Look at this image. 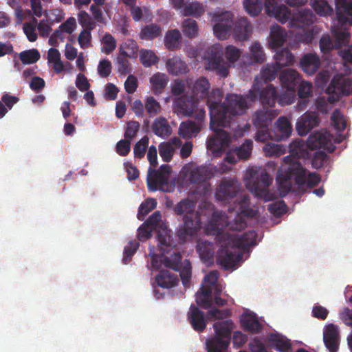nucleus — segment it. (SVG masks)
<instances>
[{
    "instance_id": "nucleus-1",
    "label": "nucleus",
    "mask_w": 352,
    "mask_h": 352,
    "mask_svg": "<svg viewBox=\"0 0 352 352\" xmlns=\"http://www.w3.org/2000/svg\"><path fill=\"white\" fill-rule=\"evenodd\" d=\"M250 199L243 195L239 201L240 213L234 217L222 212H214L209 221L206 230L219 238L221 248L217 252V263L224 270L232 269L243 258L240 250H247L256 244L257 234L254 230H249L241 236L224 232V230L240 231L243 230L247 222L245 217H254L256 211L248 207Z\"/></svg>"
},
{
    "instance_id": "nucleus-2",
    "label": "nucleus",
    "mask_w": 352,
    "mask_h": 352,
    "mask_svg": "<svg viewBox=\"0 0 352 352\" xmlns=\"http://www.w3.org/2000/svg\"><path fill=\"white\" fill-rule=\"evenodd\" d=\"M212 21L214 35L220 40H225L233 32L234 38L239 41H245L252 33V25L246 17L234 21V14L229 11L214 14Z\"/></svg>"
},
{
    "instance_id": "nucleus-3",
    "label": "nucleus",
    "mask_w": 352,
    "mask_h": 352,
    "mask_svg": "<svg viewBox=\"0 0 352 352\" xmlns=\"http://www.w3.org/2000/svg\"><path fill=\"white\" fill-rule=\"evenodd\" d=\"M177 215H184L183 224L177 231V236L181 242L191 239L197 234L201 228L199 213L195 211V203L189 199H184L174 207Z\"/></svg>"
},
{
    "instance_id": "nucleus-4",
    "label": "nucleus",
    "mask_w": 352,
    "mask_h": 352,
    "mask_svg": "<svg viewBox=\"0 0 352 352\" xmlns=\"http://www.w3.org/2000/svg\"><path fill=\"white\" fill-rule=\"evenodd\" d=\"M289 155L283 157V164L278 170L277 177H289L294 174L298 184L304 182L305 170L299 160L307 155L305 145L302 140H296L289 145Z\"/></svg>"
},
{
    "instance_id": "nucleus-5",
    "label": "nucleus",
    "mask_w": 352,
    "mask_h": 352,
    "mask_svg": "<svg viewBox=\"0 0 352 352\" xmlns=\"http://www.w3.org/2000/svg\"><path fill=\"white\" fill-rule=\"evenodd\" d=\"M223 52L217 46H212L208 53V68L215 71L221 77H227L229 68L234 64L242 54V51L233 45H228L224 50V56L228 62L222 57Z\"/></svg>"
},
{
    "instance_id": "nucleus-6",
    "label": "nucleus",
    "mask_w": 352,
    "mask_h": 352,
    "mask_svg": "<svg viewBox=\"0 0 352 352\" xmlns=\"http://www.w3.org/2000/svg\"><path fill=\"white\" fill-rule=\"evenodd\" d=\"M225 112L219 113L221 120L215 122V129H212L217 134H222L225 139L229 138V135L221 128L230 126L233 118L236 116H241L245 113L249 108V104L246 99L242 95L228 94L225 100Z\"/></svg>"
},
{
    "instance_id": "nucleus-7",
    "label": "nucleus",
    "mask_w": 352,
    "mask_h": 352,
    "mask_svg": "<svg viewBox=\"0 0 352 352\" xmlns=\"http://www.w3.org/2000/svg\"><path fill=\"white\" fill-rule=\"evenodd\" d=\"M246 186L249 190L258 197L265 201L273 199L268 187L270 186L272 178L265 168L261 167H252L245 174Z\"/></svg>"
},
{
    "instance_id": "nucleus-8",
    "label": "nucleus",
    "mask_w": 352,
    "mask_h": 352,
    "mask_svg": "<svg viewBox=\"0 0 352 352\" xmlns=\"http://www.w3.org/2000/svg\"><path fill=\"white\" fill-rule=\"evenodd\" d=\"M215 336L206 341L208 352H226L231 340L234 323L231 320L216 322L214 325Z\"/></svg>"
},
{
    "instance_id": "nucleus-9",
    "label": "nucleus",
    "mask_w": 352,
    "mask_h": 352,
    "mask_svg": "<svg viewBox=\"0 0 352 352\" xmlns=\"http://www.w3.org/2000/svg\"><path fill=\"white\" fill-rule=\"evenodd\" d=\"M305 170L304 173V182L302 184H298L294 174L291 173L289 177H276V180L278 183V190L281 197L286 196L292 188L293 182L298 186L299 188H302L305 186L309 188H311L317 186L321 181V177L319 174L316 173H309L303 167Z\"/></svg>"
},
{
    "instance_id": "nucleus-10",
    "label": "nucleus",
    "mask_w": 352,
    "mask_h": 352,
    "mask_svg": "<svg viewBox=\"0 0 352 352\" xmlns=\"http://www.w3.org/2000/svg\"><path fill=\"white\" fill-rule=\"evenodd\" d=\"M223 94L220 89H212L210 93L208 92L206 103L210 110L211 129H215V122L221 120L219 116L221 112H225V103L221 102Z\"/></svg>"
},
{
    "instance_id": "nucleus-11",
    "label": "nucleus",
    "mask_w": 352,
    "mask_h": 352,
    "mask_svg": "<svg viewBox=\"0 0 352 352\" xmlns=\"http://www.w3.org/2000/svg\"><path fill=\"white\" fill-rule=\"evenodd\" d=\"M307 147L311 150L323 148L329 153L334 151L336 146L331 142V135L329 132L314 131L308 138Z\"/></svg>"
},
{
    "instance_id": "nucleus-12",
    "label": "nucleus",
    "mask_w": 352,
    "mask_h": 352,
    "mask_svg": "<svg viewBox=\"0 0 352 352\" xmlns=\"http://www.w3.org/2000/svg\"><path fill=\"white\" fill-rule=\"evenodd\" d=\"M240 190V184L235 179H223L219 185L216 197L222 201H229L234 198Z\"/></svg>"
},
{
    "instance_id": "nucleus-13",
    "label": "nucleus",
    "mask_w": 352,
    "mask_h": 352,
    "mask_svg": "<svg viewBox=\"0 0 352 352\" xmlns=\"http://www.w3.org/2000/svg\"><path fill=\"white\" fill-rule=\"evenodd\" d=\"M282 0H265V7L268 15L274 16L282 23L292 20L293 14L285 5H280Z\"/></svg>"
},
{
    "instance_id": "nucleus-14",
    "label": "nucleus",
    "mask_w": 352,
    "mask_h": 352,
    "mask_svg": "<svg viewBox=\"0 0 352 352\" xmlns=\"http://www.w3.org/2000/svg\"><path fill=\"white\" fill-rule=\"evenodd\" d=\"M323 342L329 352H338L340 344V335L337 325L331 323L324 326Z\"/></svg>"
},
{
    "instance_id": "nucleus-15",
    "label": "nucleus",
    "mask_w": 352,
    "mask_h": 352,
    "mask_svg": "<svg viewBox=\"0 0 352 352\" xmlns=\"http://www.w3.org/2000/svg\"><path fill=\"white\" fill-rule=\"evenodd\" d=\"M326 93L328 94H340L349 96L352 94V80L336 76L332 78L329 85L327 87Z\"/></svg>"
},
{
    "instance_id": "nucleus-16",
    "label": "nucleus",
    "mask_w": 352,
    "mask_h": 352,
    "mask_svg": "<svg viewBox=\"0 0 352 352\" xmlns=\"http://www.w3.org/2000/svg\"><path fill=\"white\" fill-rule=\"evenodd\" d=\"M197 107L195 96H182L174 102V110L178 115L191 116Z\"/></svg>"
},
{
    "instance_id": "nucleus-17",
    "label": "nucleus",
    "mask_w": 352,
    "mask_h": 352,
    "mask_svg": "<svg viewBox=\"0 0 352 352\" xmlns=\"http://www.w3.org/2000/svg\"><path fill=\"white\" fill-rule=\"evenodd\" d=\"M187 318L195 331L203 332L206 328L207 320L205 314L195 305H190L187 314Z\"/></svg>"
},
{
    "instance_id": "nucleus-18",
    "label": "nucleus",
    "mask_w": 352,
    "mask_h": 352,
    "mask_svg": "<svg viewBox=\"0 0 352 352\" xmlns=\"http://www.w3.org/2000/svg\"><path fill=\"white\" fill-rule=\"evenodd\" d=\"M320 121L316 113H305L296 122V131L300 135H306L311 129L318 126Z\"/></svg>"
},
{
    "instance_id": "nucleus-19",
    "label": "nucleus",
    "mask_w": 352,
    "mask_h": 352,
    "mask_svg": "<svg viewBox=\"0 0 352 352\" xmlns=\"http://www.w3.org/2000/svg\"><path fill=\"white\" fill-rule=\"evenodd\" d=\"M292 132V126L289 120L285 116L279 117L274 123L272 133L274 140L282 141L290 137Z\"/></svg>"
},
{
    "instance_id": "nucleus-20",
    "label": "nucleus",
    "mask_w": 352,
    "mask_h": 352,
    "mask_svg": "<svg viewBox=\"0 0 352 352\" xmlns=\"http://www.w3.org/2000/svg\"><path fill=\"white\" fill-rule=\"evenodd\" d=\"M315 14L309 9H302L293 14L290 25L298 28H304L312 25Z\"/></svg>"
},
{
    "instance_id": "nucleus-21",
    "label": "nucleus",
    "mask_w": 352,
    "mask_h": 352,
    "mask_svg": "<svg viewBox=\"0 0 352 352\" xmlns=\"http://www.w3.org/2000/svg\"><path fill=\"white\" fill-rule=\"evenodd\" d=\"M168 177L166 174L157 172L154 168L149 167L147 175V185L149 190L156 191L163 190L162 187L168 184Z\"/></svg>"
},
{
    "instance_id": "nucleus-22",
    "label": "nucleus",
    "mask_w": 352,
    "mask_h": 352,
    "mask_svg": "<svg viewBox=\"0 0 352 352\" xmlns=\"http://www.w3.org/2000/svg\"><path fill=\"white\" fill-rule=\"evenodd\" d=\"M278 112L275 109H269L263 107L262 109L255 112L253 117V124L256 127L269 126L271 122L278 116Z\"/></svg>"
},
{
    "instance_id": "nucleus-23",
    "label": "nucleus",
    "mask_w": 352,
    "mask_h": 352,
    "mask_svg": "<svg viewBox=\"0 0 352 352\" xmlns=\"http://www.w3.org/2000/svg\"><path fill=\"white\" fill-rule=\"evenodd\" d=\"M336 9L340 22L352 25V0H336Z\"/></svg>"
},
{
    "instance_id": "nucleus-24",
    "label": "nucleus",
    "mask_w": 352,
    "mask_h": 352,
    "mask_svg": "<svg viewBox=\"0 0 352 352\" xmlns=\"http://www.w3.org/2000/svg\"><path fill=\"white\" fill-rule=\"evenodd\" d=\"M279 80L283 87L292 91L294 94L295 88L299 82L300 75L293 69H286L280 73Z\"/></svg>"
},
{
    "instance_id": "nucleus-25",
    "label": "nucleus",
    "mask_w": 352,
    "mask_h": 352,
    "mask_svg": "<svg viewBox=\"0 0 352 352\" xmlns=\"http://www.w3.org/2000/svg\"><path fill=\"white\" fill-rule=\"evenodd\" d=\"M196 248L203 263L206 264H210L213 263L214 254L213 243L208 241L199 240Z\"/></svg>"
},
{
    "instance_id": "nucleus-26",
    "label": "nucleus",
    "mask_w": 352,
    "mask_h": 352,
    "mask_svg": "<svg viewBox=\"0 0 352 352\" xmlns=\"http://www.w3.org/2000/svg\"><path fill=\"white\" fill-rule=\"evenodd\" d=\"M302 69L309 75L314 74L320 66V60L315 54H307L300 60Z\"/></svg>"
},
{
    "instance_id": "nucleus-27",
    "label": "nucleus",
    "mask_w": 352,
    "mask_h": 352,
    "mask_svg": "<svg viewBox=\"0 0 352 352\" xmlns=\"http://www.w3.org/2000/svg\"><path fill=\"white\" fill-rule=\"evenodd\" d=\"M212 176L211 170L206 166H198L192 169L188 180L190 184H200L206 183Z\"/></svg>"
},
{
    "instance_id": "nucleus-28",
    "label": "nucleus",
    "mask_w": 352,
    "mask_h": 352,
    "mask_svg": "<svg viewBox=\"0 0 352 352\" xmlns=\"http://www.w3.org/2000/svg\"><path fill=\"white\" fill-rule=\"evenodd\" d=\"M241 324L243 330L254 333L261 331L263 326L254 314H244L241 318Z\"/></svg>"
},
{
    "instance_id": "nucleus-29",
    "label": "nucleus",
    "mask_w": 352,
    "mask_h": 352,
    "mask_svg": "<svg viewBox=\"0 0 352 352\" xmlns=\"http://www.w3.org/2000/svg\"><path fill=\"white\" fill-rule=\"evenodd\" d=\"M151 128L155 135L162 138H168L172 133V129L168 120L164 117L155 118Z\"/></svg>"
},
{
    "instance_id": "nucleus-30",
    "label": "nucleus",
    "mask_w": 352,
    "mask_h": 352,
    "mask_svg": "<svg viewBox=\"0 0 352 352\" xmlns=\"http://www.w3.org/2000/svg\"><path fill=\"white\" fill-rule=\"evenodd\" d=\"M278 94L272 85H267L259 92V99L263 107H273L276 102Z\"/></svg>"
},
{
    "instance_id": "nucleus-31",
    "label": "nucleus",
    "mask_w": 352,
    "mask_h": 352,
    "mask_svg": "<svg viewBox=\"0 0 352 352\" xmlns=\"http://www.w3.org/2000/svg\"><path fill=\"white\" fill-rule=\"evenodd\" d=\"M155 280L160 287L167 289L175 286L179 282L177 276L168 270H161Z\"/></svg>"
},
{
    "instance_id": "nucleus-32",
    "label": "nucleus",
    "mask_w": 352,
    "mask_h": 352,
    "mask_svg": "<svg viewBox=\"0 0 352 352\" xmlns=\"http://www.w3.org/2000/svg\"><path fill=\"white\" fill-rule=\"evenodd\" d=\"M166 64L167 70L170 74L177 76L188 72L187 65L179 57L175 56L168 59Z\"/></svg>"
},
{
    "instance_id": "nucleus-33",
    "label": "nucleus",
    "mask_w": 352,
    "mask_h": 352,
    "mask_svg": "<svg viewBox=\"0 0 352 352\" xmlns=\"http://www.w3.org/2000/svg\"><path fill=\"white\" fill-rule=\"evenodd\" d=\"M162 28L155 23L146 25L142 28L139 37L142 40L152 41L162 35Z\"/></svg>"
},
{
    "instance_id": "nucleus-34",
    "label": "nucleus",
    "mask_w": 352,
    "mask_h": 352,
    "mask_svg": "<svg viewBox=\"0 0 352 352\" xmlns=\"http://www.w3.org/2000/svg\"><path fill=\"white\" fill-rule=\"evenodd\" d=\"M182 43V35L177 30H168L164 36V45L166 49L175 50L179 47Z\"/></svg>"
},
{
    "instance_id": "nucleus-35",
    "label": "nucleus",
    "mask_w": 352,
    "mask_h": 352,
    "mask_svg": "<svg viewBox=\"0 0 352 352\" xmlns=\"http://www.w3.org/2000/svg\"><path fill=\"white\" fill-rule=\"evenodd\" d=\"M210 88V84L206 77H200L194 83L192 93L194 96L206 98Z\"/></svg>"
},
{
    "instance_id": "nucleus-36",
    "label": "nucleus",
    "mask_w": 352,
    "mask_h": 352,
    "mask_svg": "<svg viewBox=\"0 0 352 352\" xmlns=\"http://www.w3.org/2000/svg\"><path fill=\"white\" fill-rule=\"evenodd\" d=\"M200 131L199 126L195 122L188 120L182 122L179 128V134L184 138L195 136Z\"/></svg>"
},
{
    "instance_id": "nucleus-37",
    "label": "nucleus",
    "mask_w": 352,
    "mask_h": 352,
    "mask_svg": "<svg viewBox=\"0 0 352 352\" xmlns=\"http://www.w3.org/2000/svg\"><path fill=\"white\" fill-rule=\"evenodd\" d=\"M269 340L275 350L279 352H292V344L289 340L279 335L272 334Z\"/></svg>"
},
{
    "instance_id": "nucleus-38",
    "label": "nucleus",
    "mask_w": 352,
    "mask_h": 352,
    "mask_svg": "<svg viewBox=\"0 0 352 352\" xmlns=\"http://www.w3.org/2000/svg\"><path fill=\"white\" fill-rule=\"evenodd\" d=\"M168 77L166 74L157 73L154 74L150 79L152 85V90L155 94L162 93L168 83Z\"/></svg>"
},
{
    "instance_id": "nucleus-39",
    "label": "nucleus",
    "mask_w": 352,
    "mask_h": 352,
    "mask_svg": "<svg viewBox=\"0 0 352 352\" xmlns=\"http://www.w3.org/2000/svg\"><path fill=\"white\" fill-rule=\"evenodd\" d=\"M252 148V140L247 139L241 146H236L234 148V153L236 154L239 160H246L250 157Z\"/></svg>"
},
{
    "instance_id": "nucleus-40",
    "label": "nucleus",
    "mask_w": 352,
    "mask_h": 352,
    "mask_svg": "<svg viewBox=\"0 0 352 352\" xmlns=\"http://www.w3.org/2000/svg\"><path fill=\"white\" fill-rule=\"evenodd\" d=\"M271 45L273 47H280L285 41V32L280 26H274L271 31Z\"/></svg>"
},
{
    "instance_id": "nucleus-41",
    "label": "nucleus",
    "mask_w": 352,
    "mask_h": 352,
    "mask_svg": "<svg viewBox=\"0 0 352 352\" xmlns=\"http://www.w3.org/2000/svg\"><path fill=\"white\" fill-rule=\"evenodd\" d=\"M129 54L124 50H120L116 62L118 65V72L121 75H126L131 72V65L127 58Z\"/></svg>"
},
{
    "instance_id": "nucleus-42",
    "label": "nucleus",
    "mask_w": 352,
    "mask_h": 352,
    "mask_svg": "<svg viewBox=\"0 0 352 352\" xmlns=\"http://www.w3.org/2000/svg\"><path fill=\"white\" fill-rule=\"evenodd\" d=\"M311 4L316 12L320 16H329L333 12L332 7L327 0H311Z\"/></svg>"
},
{
    "instance_id": "nucleus-43",
    "label": "nucleus",
    "mask_w": 352,
    "mask_h": 352,
    "mask_svg": "<svg viewBox=\"0 0 352 352\" xmlns=\"http://www.w3.org/2000/svg\"><path fill=\"white\" fill-rule=\"evenodd\" d=\"M280 69V67L276 62L272 64H267L263 67L261 71V78L265 81H272L275 79L277 73Z\"/></svg>"
},
{
    "instance_id": "nucleus-44",
    "label": "nucleus",
    "mask_w": 352,
    "mask_h": 352,
    "mask_svg": "<svg viewBox=\"0 0 352 352\" xmlns=\"http://www.w3.org/2000/svg\"><path fill=\"white\" fill-rule=\"evenodd\" d=\"M250 51L252 58V61L250 64L253 63H263L265 60V54L259 42H254L250 47Z\"/></svg>"
},
{
    "instance_id": "nucleus-45",
    "label": "nucleus",
    "mask_w": 352,
    "mask_h": 352,
    "mask_svg": "<svg viewBox=\"0 0 352 352\" xmlns=\"http://www.w3.org/2000/svg\"><path fill=\"white\" fill-rule=\"evenodd\" d=\"M178 271L179 272V276L183 285L186 288L190 287L192 276V267L190 261L186 259Z\"/></svg>"
},
{
    "instance_id": "nucleus-46",
    "label": "nucleus",
    "mask_w": 352,
    "mask_h": 352,
    "mask_svg": "<svg viewBox=\"0 0 352 352\" xmlns=\"http://www.w3.org/2000/svg\"><path fill=\"white\" fill-rule=\"evenodd\" d=\"M182 32L185 36L192 38L198 34V25L196 21L192 19H185L182 25Z\"/></svg>"
},
{
    "instance_id": "nucleus-47",
    "label": "nucleus",
    "mask_w": 352,
    "mask_h": 352,
    "mask_svg": "<svg viewBox=\"0 0 352 352\" xmlns=\"http://www.w3.org/2000/svg\"><path fill=\"white\" fill-rule=\"evenodd\" d=\"M276 63L280 68L291 65L294 62V56L288 50H283L275 55Z\"/></svg>"
},
{
    "instance_id": "nucleus-48",
    "label": "nucleus",
    "mask_w": 352,
    "mask_h": 352,
    "mask_svg": "<svg viewBox=\"0 0 352 352\" xmlns=\"http://www.w3.org/2000/svg\"><path fill=\"white\" fill-rule=\"evenodd\" d=\"M244 8L246 12L251 16L258 15L263 10V0H244Z\"/></svg>"
},
{
    "instance_id": "nucleus-49",
    "label": "nucleus",
    "mask_w": 352,
    "mask_h": 352,
    "mask_svg": "<svg viewBox=\"0 0 352 352\" xmlns=\"http://www.w3.org/2000/svg\"><path fill=\"white\" fill-rule=\"evenodd\" d=\"M263 150L265 155L268 157H278L286 152V148L283 145L274 143L265 144Z\"/></svg>"
},
{
    "instance_id": "nucleus-50",
    "label": "nucleus",
    "mask_w": 352,
    "mask_h": 352,
    "mask_svg": "<svg viewBox=\"0 0 352 352\" xmlns=\"http://www.w3.org/2000/svg\"><path fill=\"white\" fill-rule=\"evenodd\" d=\"M157 206V201L153 198H148L142 202L138 209V218L144 220V217Z\"/></svg>"
},
{
    "instance_id": "nucleus-51",
    "label": "nucleus",
    "mask_w": 352,
    "mask_h": 352,
    "mask_svg": "<svg viewBox=\"0 0 352 352\" xmlns=\"http://www.w3.org/2000/svg\"><path fill=\"white\" fill-rule=\"evenodd\" d=\"M19 59L24 65L36 63L41 56L36 49H32L21 52L19 55Z\"/></svg>"
},
{
    "instance_id": "nucleus-52",
    "label": "nucleus",
    "mask_w": 352,
    "mask_h": 352,
    "mask_svg": "<svg viewBox=\"0 0 352 352\" xmlns=\"http://www.w3.org/2000/svg\"><path fill=\"white\" fill-rule=\"evenodd\" d=\"M140 58L142 64L146 67H149L158 62V57L151 50H141L140 52Z\"/></svg>"
},
{
    "instance_id": "nucleus-53",
    "label": "nucleus",
    "mask_w": 352,
    "mask_h": 352,
    "mask_svg": "<svg viewBox=\"0 0 352 352\" xmlns=\"http://www.w3.org/2000/svg\"><path fill=\"white\" fill-rule=\"evenodd\" d=\"M331 121L334 128L339 132L343 131L346 127V122L344 115L338 109H335L332 113Z\"/></svg>"
},
{
    "instance_id": "nucleus-54",
    "label": "nucleus",
    "mask_w": 352,
    "mask_h": 352,
    "mask_svg": "<svg viewBox=\"0 0 352 352\" xmlns=\"http://www.w3.org/2000/svg\"><path fill=\"white\" fill-rule=\"evenodd\" d=\"M76 26V19L74 17H69L66 21L59 26L58 30H55L54 34L60 38H63V33L65 32L67 34H72Z\"/></svg>"
},
{
    "instance_id": "nucleus-55",
    "label": "nucleus",
    "mask_w": 352,
    "mask_h": 352,
    "mask_svg": "<svg viewBox=\"0 0 352 352\" xmlns=\"http://www.w3.org/2000/svg\"><path fill=\"white\" fill-rule=\"evenodd\" d=\"M145 109L150 117L158 114L161 110V105L154 97L148 96L145 100Z\"/></svg>"
},
{
    "instance_id": "nucleus-56",
    "label": "nucleus",
    "mask_w": 352,
    "mask_h": 352,
    "mask_svg": "<svg viewBox=\"0 0 352 352\" xmlns=\"http://www.w3.org/2000/svg\"><path fill=\"white\" fill-rule=\"evenodd\" d=\"M182 257L179 252L174 253L170 257L166 256L164 258V265L174 270H179V267L182 266Z\"/></svg>"
},
{
    "instance_id": "nucleus-57",
    "label": "nucleus",
    "mask_w": 352,
    "mask_h": 352,
    "mask_svg": "<svg viewBox=\"0 0 352 352\" xmlns=\"http://www.w3.org/2000/svg\"><path fill=\"white\" fill-rule=\"evenodd\" d=\"M149 139L147 136H144L134 146L133 153L134 157L141 159L144 157L146 148L148 147Z\"/></svg>"
},
{
    "instance_id": "nucleus-58",
    "label": "nucleus",
    "mask_w": 352,
    "mask_h": 352,
    "mask_svg": "<svg viewBox=\"0 0 352 352\" xmlns=\"http://www.w3.org/2000/svg\"><path fill=\"white\" fill-rule=\"evenodd\" d=\"M139 245L140 243L137 240H132L125 246L123 252V263L124 264H127L131 261V257L136 252Z\"/></svg>"
},
{
    "instance_id": "nucleus-59",
    "label": "nucleus",
    "mask_w": 352,
    "mask_h": 352,
    "mask_svg": "<svg viewBox=\"0 0 352 352\" xmlns=\"http://www.w3.org/2000/svg\"><path fill=\"white\" fill-rule=\"evenodd\" d=\"M174 152V147L168 142L162 143L159 146L160 155L166 162H169L172 160Z\"/></svg>"
},
{
    "instance_id": "nucleus-60",
    "label": "nucleus",
    "mask_w": 352,
    "mask_h": 352,
    "mask_svg": "<svg viewBox=\"0 0 352 352\" xmlns=\"http://www.w3.org/2000/svg\"><path fill=\"white\" fill-rule=\"evenodd\" d=\"M204 12L203 6L197 3L192 2L184 7L183 14L185 16H199Z\"/></svg>"
},
{
    "instance_id": "nucleus-61",
    "label": "nucleus",
    "mask_w": 352,
    "mask_h": 352,
    "mask_svg": "<svg viewBox=\"0 0 352 352\" xmlns=\"http://www.w3.org/2000/svg\"><path fill=\"white\" fill-rule=\"evenodd\" d=\"M140 124L137 121H129L126 123V130L124 134V138L132 141L137 135L139 129H140Z\"/></svg>"
},
{
    "instance_id": "nucleus-62",
    "label": "nucleus",
    "mask_w": 352,
    "mask_h": 352,
    "mask_svg": "<svg viewBox=\"0 0 352 352\" xmlns=\"http://www.w3.org/2000/svg\"><path fill=\"white\" fill-rule=\"evenodd\" d=\"M257 132L256 133L255 140L257 142H265L269 140H274V133H271L269 126L256 127Z\"/></svg>"
},
{
    "instance_id": "nucleus-63",
    "label": "nucleus",
    "mask_w": 352,
    "mask_h": 352,
    "mask_svg": "<svg viewBox=\"0 0 352 352\" xmlns=\"http://www.w3.org/2000/svg\"><path fill=\"white\" fill-rule=\"evenodd\" d=\"M329 156L323 151L316 152L312 159V166L316 169H319L328 162Z\"/></svg>"
},
{
    "instance_id": "nucleus-64",
    "label": "nucleus",
    "mask_w": 352,
    "mask_h": 352,
    "mask_svg": "<svg viewBox=\"0 0 352 352\" xmlns=\"http://www.w3.org/2000/svg\"><path fill=\"white\" fill-rule=\"evenodd\" d=\"M102 43L103 44V52L107 54H110L116 47V39L109 33L104 34L102 37Z\"/></svg>"
}]
</instances>
